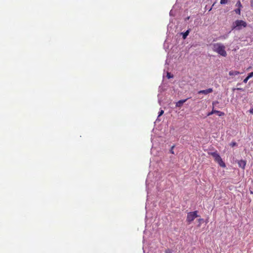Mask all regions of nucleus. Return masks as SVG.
Segmentation results:
<instances>
[{
    "mask_svg": "<svg viewBox=\"0 0 253 253\" xmlns=\"http://www.w3.org/2000/svg\"><path fill=\"white\" fill-rule=\"evenodd\" d=\"M202 220H203V219H202V218H200V219H199V222H201Z\"/></svg>",
    "mask_w": 253,
    "mask_h": 253,
    "instance_id": "4be33fe9",
    "label": "nucleus"
},
{
    "mask_svg": "<svg viewBox=\"0 0 253 253\" xmlns=\"http://www.w3.org/2000/svg\"><path fill=\"white\" fill-rule=\"evenodd\" d=\"M187 99H188V98L184 99V100H180L178 101L176 103V107H181L183 105V103L184 102H185Z\"/></svg>",
    "mask_w": 253,
    "mask_h": 253,
    "instance_id": "6e6552de",
    "label": "nucleus"
},
{
    "mask_svg": "<svg viewBox=\"0 0 253 253\" xmlns=\"http://www.w3.org/2000/svg\"><path fill=\"white\" fill-rule=\"evenodd\" d=\"M238 163L239 167L243 169H245V167L246 165V162L245 161L241 160L239 161Z\"/></svg>",
    "mask_w": 253,
    "mask_h": 253,
    "instance_id": "0eeeda50",
    "label": "nucleus"
},
{
    "mask_svg": "<svg viewBox=\"0 0 253 253\" xmlns=\"http://www.w3.org/2000/svg\"><path fill=\"white\" fill-rule=\"evenodd\" d=\"M164 111L163 110H161L159 113V117L162 116L164 114Z\"/></svg>",
    "mask_w": 253,
    "mask_h": 253,
    "instance_id": "6ab92c4d",
    "label": "nucleus"
},
{
    "mask_svg": "<svg viewBox=\"0 0 253 253\" xmlns=\"http://www.w3.org/2000/svg\"><path fill=\"white\" fill-rule=\"evenodd\" d=\"M197 213L198 211H196L189 212L187 213L186 221L188 224H190L198 216Z\"/></svg>",
    "mask_w": 253,
    "mask_h": 253,
    "instance_id": "20e7f679",
    "label": "nucleus"
},
{
    "mask_svg": "<svg viewBox=\"0 0 253 253\" xmlns=\"http://www.w3.org/2000/svg\"><path fill=\"white\" fill-rule=\"evenodd\" d=\"M248 78H252L253 76V72L249 73L248 74Z\"/></svg>",
    "mask_w": 253,
    "mask_h": 253,
    "instance_id": "aec40b11",
    "label": "nucleus"
},
{
    "mask_svg": "<svg viewBox=\"0 0 253 253\" xmlns=\"http://www.w3.org/2000/svg\"><path fill=\"white\" fill-rule=\"evenodd\" d=\"M174 148V145H173V146L171 147V149H170V153H171V154H174V151H173V148Z\"/></svg>",
    "mask_w": 253,
    "mask_h": 253,
    "instance_id": "dca6fc26",
    "label": "nucleus"
},
{
    "mask_svg": "<svg viewBox=\"0 0 253 253\" xmlns=\"http://www.w3.org/2000/svg\"><path fill=\"white\" fill-rule=\"evenodd\" d=\"M227 2V0H220V3L221 4H225Z\"/></svg>",
    "mask_w": 253,
    "mask_h": 253,
    "instance_id": "2eb2a0df",
    "label": "nucleus"
},
{
    "mask_svg": "<svg viewBox=\"0 0 253 253\" xmlns=\"http://www.w3.org/2000/svg\"><path fill=\"white\" fill-rule=\"evenodd\" d=\"M165 253H172L171 250L168 249L165 251Z\"/></svg>",
    "mask_w": 253,
    "mask_h": 253,
    "instance_id": "a211bd4d",
    "label": "nucleus"
},
{
    "mask_svg": "<svg viewBox=\"0 0 253 253\" xmlns=\"http://www.w3.org/2000/svg\"><path fill=\"white\" fill-rule=\"evenodd\" d=\"M210 154L214 158V161L217 162L221 167L225 168L226 167L225 164L223 162L217 151L211 152Z\"/></svg>",
    "mask_w": 253,
    "mask_h": 253,
    "instance_id": "7ed1b4c3",
    "label": "nucleus"
},
{
    "mask_svg": "<svg viewBox=\"0 0 253 253\" xmlns=\"http://www.w3.org/2000/svg\"><path fill=\"white\" fill-rule=\"evenodd\" d=\"M247 26V23L242 20H236L232 25V30H240Z\"/></svg>",
    "mask_w": 253,
    "mask_h": 253,
    "instance_id": "f03ea898",
    "label": "nucleus"
},
{
    "mask_svg": "<svg viewBox=\"0 0 253 253\" xmlns=\"http://www.w3.org/2000/svg\"><path fill=\"white\" fill-rule=\"evenodd\" d=\"M167 77L168 79H170L173 77V75H171L170 73H167Z\"/></svg>",
    "mask_w": 253,
    "mask_h": 253,
    "instance_id": "ddd939ff",
    "label": "nucleus"
},
{
    "mask_svg": "<svg viewBox=\"0 0 253 253\" xmlns=\"http://www.w3.org/2000/svg\"><path fill=\"white\" fill-rule=\"evenodd\" d=\"M189 33V30H187L185 33H182V38L185 39Z\"/></svg>",
    "mask_w": 253,
    "mask_h": 253,
    "instance_id": "9d476101",
    "label": "nucleus"
},
{
    "mask_svg": "<svg viewBox=\"0 0 253 253\" xmlns=\"http://www.w3.org/2000/svg\"><path fill=\"white\" fill-rule=\"evenodd\" d=\"M235 12L236 13L239 14V15H240L241 14V9H240V8H238L236 9H235Z\"/></svg>",
    "mask_w": 253,
    "mask_h": 253,
    "instance_id": "9b49d317",
    "label": "nucleus"
},
{
    "mask_svg": "<svg viewBox=\"0 0 253 253\" xmlns=\"http://www.w3.org/2000/svg\"><path fill=\"white\" fill-rule=\"evenodd\" d=\"M213 91V90L211 88H209L206 90H201L198 91V94H208L209 93H211Z\"/></svg>",
    "mask_w": 253,
    "mask_h": 253,
    "instance_id": "39448f33",
    "label": "nucleus"
},
{
    "mask_svg": "<svg viewBox=\"0 0 253 253\" xmlns=\"http://www.w3.org/2000/svg\"><path fill=\"white\" fill-rule=\"evenodd\" d=\"M236 6H238V8H241L242 6L240 1L239 0L237 1V3L236 4Z\"/></svg>",
    "mask_w": 253,
    "mask_h": 253,
    "instance_id": "f8f14e48",
    "label": "nucleus"
},
{
    "mask_svg": "<svg viewBox=\"0 0 253 253\" xmlns=\"http://www.w3.org/2000/svg\"><path fill=\"white\" fill-rule=\"evenodd\" d=\"M212 50L223 57L227 56L225 46L220 42L215 43L212 44Z\"/></svg>",
    "mask_w": 253,
    "mask_h": 253,
    "instance_id": "f257e3e1",
    "label": "nucleus"
},
{
    "mask_svg": "<svg viewBox=\"0 0 253 253\" xmlns=\"http://www.w3.org/2000/svg\"><path fill=\"white\" fill-rule=\"evenodd\" d=\"M230 145L231 147H234V146H236V145H237V143H236V142H232L230 144Z\"/></svg>",
    "mask_w": 253,
    "mask_h": 253,
    "instance_id": "4468645a",
    "label": "nucleus"
},
{
    "mask_svg": "<svg viewBox=\"0 0 253 253\" xmlns=\"http://www.w3.org/2000/svg\"><path fill=\"white\" fill-rule=\"evenodd\" d=\"M238 89H239V90H242V88H238Z\"/></svg>",
    "mask_w": 253,
    "mask_h": 253,
    "instance_id": "5701e85b",
    "label": "nucleus"
},
{
    "mask_svg": "<svg viewBox=\"0 0 253 253\" xmlns=\"http://www.w3.org/2000/svg\"><path fill=\"white\" fill-rule=\"evenodd\" d=\"M240 73L237 71H230L229 73L230 76H236L240 74Z\"/></svg>",
    "mask_w": 253,
    "mask_h": 253,
    "instance_id": "1a4fd4ad",
    "label": "nucleus"
},
{
    "mask_svg": "<svg viewBox=\"0 0 253 253\" xmlns=\"http://www.w3.org/2000/svg\"><path fill=\"white\" fill-rule=\"evenodd\" d=\"M217 114L219 116H222L224 115V113L223 112H220L217 110H212L211 112L208 113V116L211 115L213 114Z\"/></svg>",
    "mask_w": 253,
    "mask_h": 253,
    "instance_id": "423d86ee",
    "label": "nucleus"
},
{
    "mask_svg": "<svg viewBox=\"0 0 253 253\" xmlns=\"http://www.w3.org/2000/svg\"><path fill=\"white\" fill-rule=\"evenodd\" d=\"M249 112L251 114H253V107L252 108H251V109H250Z\"/></svg>",
    "mask_w": 253,
    "mask_h": 253,
    "instance_id": "412c9836",
    "label": "nucleus"
},
{
    "mask_svg": "<svg viewBox=\"0 0 253 253\" xmlns=\"http://www.w3.org/2000/svg\"><path fill=\"white\" fill-rule=\"evenodd\" d=\"M250 78H248V76H247L243 81V82L244 83H246L250 79Z\"/></svg>",
    "mask_w": 253,
    "mask_h": 253,
    "instance_id": "f3484780",
    "label": "nucleus"
}]
</instances>
